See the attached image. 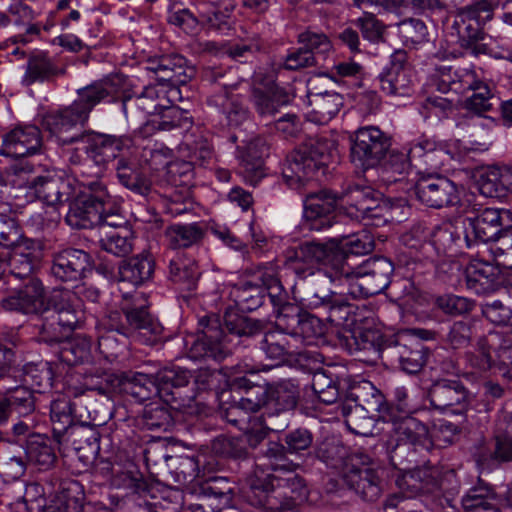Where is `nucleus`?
<instances>
[{
    "label": "nucleus",
    "instance_id": "38",
    "mask_svg": "<svg viewBox=\"0 0 512 512\" xmlns=\"http://www.w3.org/2000/svg\"><path fill=\"white\" fill-rule=\"evenodd\" d=\"M287 449L279 442L270 441L257 456L254 474L263 477L265 474H272L271 471H290L293 464L287 458Z\"/></svg>",
    "mask_w": 512,
    "mask_h": 512
},
{
    "label": "nucleus",
    "instance_id": "20",
    "mask_svg": "<svg viewBox=\"0 0 512 512\" xmlns=\"http://www.w3.org/2000/svg\"><path fill=\"white\" fill-rule=\"evenodd\" d=\"M416 198L431 208H442L458 202L456 185L446 177L420 178L414 187Z\"/></svg>",
    "mask_w": 512,
    "mask_h": 512
},
{
    "label": "nucleus",
    "instance_id": "23",
    "mask_svg": "<svg viewBox=\"0 0 512 512\" xmlns=\"http://www.w3.org/2000/svg\"><path fill=\"white\" fill-rule=\"evenodd\" d=\"M147 70L153 72L159 83L177 87L186 84L195 76V69L188 65L185 57L179 54L162 55L150 60Z\"/></svg>",
    "mask_w": 512,
    "mask_h": 512
},
{
    "label": "nucleus",
    "instance_id": "46",
    "mask_svg": "<svg viewBox=\"0 0 512 512\" xmlns=\"http://www.w3.org/2000/svg\"><path fill=\"white\" fill-rule=\"evenodd\" d=\"M31 195L48 205H56L68 200L69 185L61 177L38 176Z\"/></svg>",
    "mask_w": 512,
    "mask_h": 512
},
{
    "label": "nucleus",
    "instance_id": "45",
    "mask_svg": "<svg viewBox=\"0 0 512 512\" xmlns=\"http://www.w3.org/2000/svg\"><path fill=\"white\" fill-rule=\"evenodd\" d=\"M30 465L48 470L55 464L57 456L51 442L42 435L31 436L23 449Z\"/></svg>",
    "mask_w": 512,
    "mask_h": 512
},
{
    "label": "nucleus",
    "instance_id": "42",
    "mask_svg": "<svg viewBox=\"0 0 512 512\" xmlns=\"http://www.w3.org/2000/svg\"><path fill=\"white\" fill-rule=\"evenodd\" d=\"M342 415L349 430L361 436L372 435L376 417L380 411H368V408L360 404H351L344 402L342 405Z\"/></svg>",
    "mask_w": 512,
    "mask_h": 512
},
{
    "label": "nucleus",
    "instance_id": "49",
    "mask_svg": "<svg viewBox=\"0 0 512 512\" xmlns=\"http://www.w3.org/2000/svg\"><path fill=\"white\" fill-rule=\"evenodd\" d=\"M411 163L413 161H421L428 168L437 170L443 166V158L446 153L439 148L436 143L429 139H419L411 144L406 151Z\"/></svg>",
    "mask_w": 512,
    "mask_h": 512
},
{
    "label": "nucleus",
    "instance_id": "62",
    "mask_svg": "<svg viewBox=\"0 0 512 512\" xmlns=\"http://www.w3.org/2000/svg\"><path fill=\"white\" fill-rule=\"evenodd\" d=\"M333 240H335L334 245L337 249L343 251L347 263L349 253L353 255L367 254L372 251L374 246L372 239L366 234L340 235L333 237Z\"/></svg>",
    "mask_w": 512,
    "mask_h": 512
},
{
    "label": "nucleus",
    "instance_id": "52",
    "mask_svg": "<svg viewBox=\"0 0 512 512\" xmlns=\"http://www.w3.org/2000/svg\"><path fill=\"white\" fill-rule=\"evenodd\" d=\"M116 172L120 183L131 191L143 196L150 192V182L137 171L136 164L128 156L117 161Z\"/></svg>",
    "mask_w": 512,
    "mask_h": 512
},
{
    "label": "nucleus",
    "instance_id": "64",
    "mask_svg": "<svg viewBox=\"0 0 512 512\" xmlns=\"http://www.w3.org/2000/svg\"><path fill=\"white\" fill-rule=\"evenodd\" d=\"M499 5L500 0H477L461 10L462 20L484 25L493 18Z\"/></svg>",
    "mask_w": 512,
    "mask_h": 512
},
{
    "label": "nucleus",
    "instance_id": "60",
    "mask_svg": "<svg viewBox=\"0 0 512 512\" xmlns=\"http://www.w3.org/2000/svg\"><path fill=\"white\" fill-rule=\"evenodd\" d=\"M473 91L472 95L465 100V108L476 115L481 116L492 109L491 100L493 94L485 82L476 75V83L468 89Z\"/></svg>",
    "mask_w": 512,
    "mask_h": 512
},
{
    "label": "nucleus",
    "instance_id": "27",
    "mask_svg": "<svg viewBox=\"0 0 512 512\" xmlns=\"http://www.w3.org/2000/svg\"><path fill=\"white\" fill-rule=\"evenodd\" d=\"M388 410V415L384 418L386 421L392 422L393 437L397 442V447L400 445L430 447L429 429L424 423L408 414L395 416L393 408Z\"/></svg>",
    "mask_w": 512,
    "mask_h": 512
},
{
    "label": "nucleus",
    "instance_id": "47",
    "mask_svg": "<svg viewBox=\"0 0 512 512\" xmlns=\"http://www.w3.org/2000/svg\"><path fill=\"white\" fill-rule=\"evenodd\" d=\"M155 376L162 391L163 402L172 405L177 403L176 393L173 389L186 386L191 374L186 369L173 366L161 369L155 374Z\"/></svg>",
    "mask_w": 512,
    "mask_h": 512
},
{
    "label": "nucleus",
    "instance_id": "6",
    "mask_svg": "<svg viewBox=\"0 0 512 512\" xmlns=\"http://www.w3.org/2000/svg\"><path fill=\"white\" fill-rule=\"evenodd\" d=\"M80 185L82 190L70 204L66 222L75 229H88L101 222V208L111 203V195L106 184L98 178L83 175Z\"/></svg>",
    "mask_w": 512,
    "mask_h": 512
},
{
    "label": "nucleus",
    "instance_id": "1",
    "mask_svg": "<svg viewBox=\"0 0 512 512\" xmlns=\"http://www.w3.org/2000/svg\"><path fill=\"white\" fill-rule=\"evenodd\" d=\"M233 386L245 389L246 396L240 399V407L233 408L230 413L240 408L261 411L268 417L267 426L275 432L288 426L286 414L296 408L300 399L299 383L294 379H281L260 386L243 376L235 378Z\"/></svg>",
    "mask_w": 512,
    "mask_h": 512
},
{
    "label": "nucleus",
    "instance_id": "10",
    "mask_svg": "<svg viewBox=\"0 0 512 512\" xmlns=\"http://www.w3.org/2000/svg\"><path fill=\"white\" fill-rule=\"evenodd\" d=\"M65 142H78L85 151L88 160L97 165L94 178L100 179L106 165L131 154L133 140L129 136H114L95 132H83Z\"/></svg>",
    "mask_w": 512,
    "mask_h": 512
},
{
    "label": "nucleus",
    "instance_id": "21",
    "mask_svg": "<svg viewBox=\"0 0 512 512\" xmlns=\"http://www.w3.org/2000/svg\"><path fill=\"white\" fill-rule=\"evenodd\" d=\"M428 397L434 409L457 413L467 406L469 392L459 380L439 379L429 388Z\"/></svg>",
    "mask_w": 512,
    "mask_h": 512
},
{
    "label": "nucleus",
    "instance_id": "15",
    "mask_svg": "<svg viewBox=\"0 0 512 512\" xmlns=\"http://www.w3.org/2000/svg\"><path fill=\"white\" fill-rule=\"evenodd\" d=\"M302 244L313 270H316L313 277L307 280L305 290L310 289L311 283L319 273L326 274L328 280H338L339 276L347 275L350 271V264L345 261L343 251L334 245L333 238L325 243L305 241Z\"/></svg>",
    "mask_w": 512,
    "mask_h": 512
},
{
    "label": "nucleus",
    "instance_id": "3",
    "mask_svg": "<svg viewBox=\"0 0 512 512\" xmlns=\"http://www.w3.org/2000/svg\"><path fill=\"white\" fill-rule=\"evenodd\" d=\"M99 299V289L86 283L76 286L74 292L68 289L52 290L47 296V309L44 311L51 313V321L42 325L41 340L50 345L64 341L83 319V312L77 309L78 300L96 304Z\"/></svg>",
    "mask_w": 512,
    "mask_h": 512
},
{
    "label": "nucleus",
    "instance_id": "39",
    "mask_svg": "<svg viewBox=\"0 0 512 512\" xmlns=\"http://www.w3.org/2000/svg\"><path fill=\"white\" fill-rule=\"evenodd\" d=\"M155 262L151 254L141 253L121 263L119 276L122 282L139 286L149 281L154 273Z\"/></svg>",
    "mask_w": 512,
    "mask_h": 512
},
{
    "label": "nucleus",
    "instance_id": "17",
    "mask_svg": "<svg viewBox=\"0 0 512 512\" xmlns=\"http://www.w3.org/2000/svg\"><path fill=\"white\" fill-rule=\"evenodd\" d=\"M125 78L119 74H112L78 89L77 99L73 105L86 120L90 112L100 103L118 101L124 92Z\"/></svg>",
    "mask_w": 512,
    "mask_h": 512
},
{
    "label": "nucleus",
    "instance_id": "11",
    "mask_svg": "<svg viewBox=\"0 0 512 512\" xmlns=\"http://www.w3.org/2000/svg\"><path fill=\"white\" fill-rule=\"evenodd\" d=\"M122 110L128 121H139L155 115L180 99L178 87L163 83L146 86L136 96H122Z\"/></svg>",
    "mask_w": 512,
    "mask_h": 512
},
{
    "label": "nucleus",
    "instance_id": "12",
    "mask_svg": "<svg viewBox=\"0 0 512 512\" xmlns=\"http://www.w3.org/2000/svg\"><path fill=\"white\" fill-rule=\"evenodd\" d=\"M350 140L351 161L363 171L378 167L391 147V138L377 126L358 128Z\"/></svg>",
    "mask_w": 512,
    "mask_h": 512
},
{
    "label": "nucleus",
    "instance_id": "34",
    "mask_svg": "<svg viewBox=\"0 0 512 512\" xmlns=\"http://www.w3.org/2000/svg\"><path fill=\"white\" fill-rule=\"evenodd\" d=\"M78 403L67 397H60L52 401L50 406V419L52 431L58 442L65 438L71 428L76 426L75 421H80L82 414L77 410Z\"/></svg>",
    "mask_w": 512,
    "mask_h": 512
},
{
    "label": "nucleus",
    "instance_id": "36",
    "mask_svg": "<svg viewBox=\"0 0 512 512\" xmlns=\"http://www.w3.org/2000/svg\"><path fill=\"white\" fill-rule=\"evenodd\" d=\"M307 120L316 124L329 123L343 106V97L334 91L308 95Z\"/></svg>",
    "mask_w": 512,
    "mask_h": 512
},
{
    "label": "nucleus",
    "instance_id": "30",
    "mask_svg": "<svg viewBox=\"0 0 512 512\" xmlns=\"http://www.w3.org/2000/svg\"><path fill=\"white\" fill-rule=\"evenodd\" d=\"M289 102V93L276 84L254 87L251 92L253 108L262 119L273 118Z\"/></svg>",
    "mask_w": 512,
    "mask_h": 512
},
{
    "label": "nucleus",
    "instance_id": "32",
    "mask_svg": "<svg viewBox=\"0 0 512 512\" xmlns=\"http://www.w3.org/2000/svg\"><path fill=\"white\" fill-rule=\"evenodd\" d=\"M87 120L78 109L73 105H69L63 109L54 110L46 113L42 119L43 127L56 136L62 144H72L73 142H65L67 138H73L77 135L68 136L67 133L75 128L78 124H84Z\"/></svg>",
    "mask_w": 512,
    "mask_h": 512
},
{
    "label": "nucleus",
    "instance_id": "4",
    "mask_svg": "<svg viewBox=\"0 0 512 512\" xmlns=\"http://www.w3.org/2000/svg\"><path fill=\"white\" fill-rule=\"evenodd\" d=\"M286 477H277L274 474H265L259 477L257 474L248 478L249 489L245 492L247 501L255 507L277 509V500L284 498L289 500L286 506L298 505L308 498V488L302 477L287 471Z\"/></svg>",
    "mask_w": 512,
    "mask_h": 512
},
{
    "label": "nucleus",
    "instance_id": "13",
    "mask_svg": "<svg viewBox=\"0 0 512 512\" xmlns=\"http://www.w3.org/2000/svg\"><path fill=\"white\" fill-rule=\"evenodd\" d=\"M120 308L127 320L129 336H136L146 345H154L163 327L149 312L147 297L142 292L124 295Z\"/></svg>",
    "mask_w": 512,
    "mask_h": 512
},
{
    "label": "nucleus",
    "instance_id": "28",
    "mask_svg": "<svg viewBox=\"0 0 512 512\" xmlns=\"http://www.w3.org/2000/svg\"><path fill=\"white\" fill-rule=\"evenodd\" d=\"M89 263L88 253L80 249L67 248L54 255L51 274L63 282L77 281L81 279Z\"/></svg>",
    "mask_w": 512,
    "mask_h": 512
},
{
    "label": "nucleus",
    "instance_id": "43",
    "mask_svg": "<svg viewBox=\"0 0 512 512\" xmlns=\"http://www.w3.org/2000/svg\"><path fill=\"white\" fill-rule=\"evenodd\" d=\"M295 341L296 336L280 330H273L264 334L260 342V348L267 358L283 361L287 355L298 353Z\"/></svg>",
    "mask_w": 512,
    "mask_h": 512
},
{
    "label": "nucleus",
    "instance_id": "48",
    "mask_svg": "<svg viewBox=\"0 0 512 512\" xmlns=\"http://www.w3.org/2000/svg\"><path fill=\"white\" fill-rule=\"evenodd\" d=\"M345 402L360 404L368 411H382L384 409L383 394L368 380H360L349 388Z\"/></svg>",
    "mask_w": 512,
    "mask_h": 512
},
{
    "label": "nucleus",
    "instance_id": "9",
    "mask_svg": "<svg viewBox=\"0 0 512 512\" xmlns=\"http://www.w3.org/2000/svg\"><path fill=\"white\" fill-rule=\"evenodd\" d=\"M456 478L454 470L437 466H423L401 473L396 478V486L406 498H412L420 493L431 494L440 500L443 506L444 500L450 504V499L444 495L449 489L447 484Z\"/></svg>",
    "mask_w": 512,
    "mask_h": 512
},
{
    "label": "nucleus",
    "instance_id": "7",
    "mask_svg": "<svg viewBox=\"0 0 512 512\" xmlns=\"http://www.w3.org/2000/svg\"><path fill=\"white\" fill-rule=\"evenodd\" d=\"M85 389L96 391L100 395L111 397L114 394L125 392L138 401H146L163 395L155 375L136 373L131 379H123L112 373L92 374L85 373Z\"/></svg>",
    "mask_w": 512,
    "mask_h": 512
},
{
    "label": "nucleus",
    "instance_id": "16",
    "mask_svg": "<svg viewBox=\"0 0 512 512\" xmlns=\"http://www.w3.org/2000/svg\"><path fill=\"white\" fill-rule=\"evenodd\" d=\"M344 482L365 501H375L381 494V481L372 459L363 452L354 453L344 473Z\"/></svg>",
    "mask_w": 512,
    "mask_h": 512
},
{
    "label": "nucleus",
    "instance_id": "53",
    "mask_svg": "<svg viewBox=\"0 0 512 512\" xmlns=\"http://www.w3.org/2000/svg\"><path fill=\"white\" fill-rule=\"evenodd\" d=\"M20 376L13 379L16 383L21 382L25 386L31 385L42 392L52 386L53 371L47 362L29 363L24 366L20 364Z\"/></svg>",
    "mask_w": 512,
    "mask_h": 512
},
{
    "label": "nucleus",
    "instance_id": "25",
    "mask_svg": "<svg viewBox=\"0 0 512 512\" xmlns=\"http://www.w3.org/2000/svg\"><path fill=\"white\" fill-rule=\"evenodd\" d=\"M237 87V83L225 82L220 91H215L207 98V104L223 113L231 127L241 126L249 117L243 97L235 93Z\"/></svg>",
    "mask_w": 512,
    "mask_h": 512
},
{
    "label": "nucleus",
    "instance_id": "2",
    "mask_svg": "<svg viewBox=\"0 0 512 512\" xmlns=\"http://www.w3.org/2000/svg\"><path fill=\"white\" fill-rule=\"evenodd\" d=\"M199 326L198 334L185 340L188 357L193 360L221 361L232 352V337H250L262 331L260 321L236 314L225 317V330L215 315L203 317Z\"/></svg>",
    "mask_w": 512,
    "mask_h": 512
},
{
    "label": "nucleus",
    "instance_id": "59",
    "mask_svg": "<svg viewBox=\"0 0 512 512\" xmlns=\"http://www.w3.org/2000/svg\"><path fill=\"white\" fill-rule=\"evenodd\" d=\"M290 310H286L282 315L287 316ZM294 311V309L292 310ZM296 314V323L294 333L292 336H296V341L299 342L300 338H302L307 343H312L314 339L321 337L324 334V326L321 320L311 314H299L298 308L295 307Z\"/></svg>",
    "mask_w": 512,
    "mask_h": 512
},
{
    "label": "nucleus",
    "instance_id": "37",
    "mask_svg": "<svg viewBox=\"0 0 512 512\" xmlns=\"http://www.w3.org/2000/svg\"><path fill=\"white\" fill-rule=\"evenodd\" d=\"M64 74L65 69L59 67L53 58L38 51L29 55L22 83L30 86L36 82H50Z\"/></svg>",
    "mask_w": 512,
    "mask_h": 512
},
{
    "label": "nucleus",
    "instance_id": "31",
    "mask_svg": "<svg viewBox=\"0 0 512 512\" xmlns=\"http://www.w3.org/2000/svg\"><path fill=\"white\" fill-rule=\"evenodd\" d=\"M251 274L268 291L273 306L278 308L279 314L286 310H293L295 306L286 302V292L278 276V266L273 262L259 264L250 269Z\"/></svg>",
    "mask_w": 512,
    "mask_h": 512
},
{
    "label": "nucleus",
    "instance_id": "63",
    "mask_svg": "<svg viewBox=\"0 0 512 512\" xmlns=\"http://www.w3.org/2000/svg\"><path fill=\"white\" fill-rule=\"evenodd\" d=\"M346 345L351 353L367 351L379 355L381 350V335L374 330H360L346 337Z\"/></svg>",
    "mask_w": 512,
    "mask_h": 512
},
{
    "label": "nucleus",
    "instance_id": "55",
    "mask_svg": "<svg viewBox=\"0 0 512 512\" xmlns=\"http://www.w3.org/2000/svg\"><path fill=\"white\" fill-rule=\"evenodd\" d=\"M411 164L406 151L389 149L378 168L383 180L397 182L408 172Z\"/></svg>",
    "mask_w": 512,
    "mask_h": 512
},
{
    "label": "nucleus",
    "instance_id": "44",
    "mask_svg": "<svg viewBox=\"0 0 512 512\" xmlns=\"http://www.w3.org/2000/svg\"><path fill=\"white\" fill-rule=\"evenodd\" d=\"M65 437L64 440L72 443L80 457L94 456L99 450L100 433L95 425L82 422L72 427Z\"/></svg>",
    "mask_w": 512,
    "mask_h": 512
},
{
    "label": "nucleus",
    "instance_id": "24",
    "mask_svg": "<svg viewBox=\"0 0 512 512\" xmlns=\"http://www.w3.org/2000/svg\"><path fill=\"white\" fill-rule=\"evenodd\" d=\"M380 89L387 95L405 96L412 86V70L405 51L398 50L391 56L390 66L379 77Z\"/></svg>",
    "mask_w": 512,
    "mask_h": 512
},
{
    "label": "nucleus",
    "instance_id": "40",
    "mask_svg": "<svg viewBox=\"0 0 512 512\" xmlns=\"http://www.w3.org/2000/svg\"><path fill=\"white\" fill-rule=\"evenodd\" d=\"M393 354L404 372L417 374L426 364L428 349L419 340L411 339L406 343L398 342Z\"/></svg>",
    "mask_w": 512,
    "mask_h": 512
},
{
    "label": "nucleus",
    "instance_id": "14",
    "mask_svg": "<svg viewBox=\"0 0 512 512\" xmlns=\"http://www.w3.org/2000/svg\"><path fill=\"white\" fill-rule=\"evenodd\" d=\"M392 272L393 265L389 260L376 258L366 262L362 273L354 274L350 265L348 274L339 276L338 280L350 288L352 298H366L383 292L390 283Z\"/></svg>",
    "mask_w": 512,
    "mask_h": 512
},
{
    "label": "nucleus",
    "instance_id": "29",
    "mask_svg": "<svg viewBox=\"0 0 512 512\" xmlns=\"http://www.w3.org/2000/svg\"><path fill=\"white\" fill-rule=\"evenodd\" d=\"M437 90L442 93L453 91L463 94L476 83V73L471 67H458L441 64L437 65L432 74Z\"/></svg>",
    "mask_w": 512,
    "mask_h": 512
},
{
    "label": "nucleus",
    "instance_id": "50",
    "mask_svg": "<svg viewBox=\"0 0 512 512\" xmlns=\"http://www.w3.org/2000/svg\"><path fill=\"white\" fill-rule=\"evenodd\" d=\"M497 505H502L500 497L483 483L470 488L462 498V506L466 512H485Z\"/></svg>",
    "mask_w": 512,
    "mask_h": 512
},
{
    "label": "nucleus",
    "instance_id": "35",
    "mask_svg": "<svg viewBox=\"0 0 512 512\" xmlns=\"http://www.w3.org/2000/svg\"><path fill=\"white\" fill-rule=\"evenodd\" d=\"M264 139L251 140L241 155L240 169L244 179L253 186L265 176L263 157L268 154Z\"/></svg>",
    "mask_w": 512,
    "mask_h": 512
},
{
    "label": "nucleus",
    "instance_id": "18",
    "mask_svg": "<svg viewBox=\"0 0 512 512\" xmlns=\"http://www.w3.org/2000/svg\"><path fill=\"white\" fill-rule=\"evenodd\" d=\"M498 338L497 333H491L488 337L479 338L476 351L467 353L468 361L472 367L479 370H487L497 363L506 370L504 376L512 379V339L506 340L498 348H493V356L490 348L494 346Z\"/></svg>",
    "mask_w": 512,
    "mask_h": 512
},
{
    "label": "nucleus",
    "instance_id": "56",
    "mask_svg": "<svg viewBox=\"0 0 512 512\" xmlns=\"http://www.w3.org/2000/svg\"><path fill=\"white\" fill-rule=\"evenodd\" d=\"M467 288L478 295L492 292L495 288V273L491 265L473 264L466 271Z\"/></svg>",
    "mask_w": 512,
    "mask_h": 512
},
{
    "label": "nucleus",
    "instance_id": "5",
    "mask_svg": "<svg viewBox=\"0 0 512 512\" xmlns=\"http://www.w3.org/2000/svg\"><path fill=\"white\" fill-rule=\"evenodd\" d=\"M306 289L303 301L308 308H321L327 313V320L340 326L352 312L350 288L340 280H328L326 274L319 273Z\"/></svg>",
    "mask_w": 512,
    "mask_h": 512
},
{
    "label": "nucleus",
    "instance_id": "51",
    "mask_svg": "<svg viewBox=\"0 0 512 512\" xmlns=\"http://www.w3.org/2000/svg\"><path fill=\"white\" fill-rule=\"evenodd\" d=\"M10 383L11 382H6L2 386V389L14 413L19 417L28 416L33 413L35 410V397L33 392L21 382L15 386H11Z\"/></svg>",
    "mask_w": 512,
    "mask_h": 512
},
{
    "label": "nucleus",
    "instance_id": "8",
    "mask_svg": "<svg viewBox=\"0 0 512 512\" xmlns=\"http://www.w3.org/2000/svg\"><path fill=\"white\" fill-rule=\"evenodd\" d=\"M336 149V142L326 136L308 138L290 153L283 169L285 177L303 182L314 178L326 165L327 159Z\"/></svg>",
    "mask_w": 512,
    "mask_h": 512
},
{
    "label": "nucleus",
    "instance_id": "58",
    "mask_svg": "<svg viewBox=\"0 0 512 512\" xmlns=\"http://www.w3.org/2000/svg\"><path fill=\"white\" fill-rule=\"evenodd\" d=\"M504 177L506 166L488 168L480 174L477 182L480 193L491 198L503 196L508 191Z\"/></svg>",
    "mask_w": 512,
    "mask_h": 512
},
{
    "label": "nucleus",
    "instance_id": "57",
    "mask_svg": "<svg viewBox=\"0 0 512 512\" xmlns=\"http://www.w3.org/2000/svg\"><path fill=\"white\" fill-rule=\"evenodd\" d=\"M204 235L198 223L173 224L165 231L169 246L174 249L187 248L199 242Z\"/></svg>",
    "mask_w": 512,
    "mask_h": 512
},
{
    "label": "nucleus",
    "instance_id": "26",
    "mask_svg": "<svg viewBox=\"0 0 512 512\" xmlns=\"http://www.w3.org/2000/svg\"><path fill=\"white\" fill-rule=\"evenodd\" d=\"M340 206L339 196L331 191L322 190L309 194L304 202V217L311 230H324L333 225L331 214Z\"/></svg>",
    "mask_w": 512,
    "mask_h": 512
},
{
    "label": "nucleus",
    "instance_id": "41",
    "mask_svg": "<svg viewBox=\"0 0 512 512\" xmlns=\"http://www.w3.org/2000/svg\"><path fill=\"white\" fill-rule=\"evenodd\" d=\"M200 271L196 261L183 253H177L169 261V278L183 290L196 288Z\"/></svg>",
    "mask_w": 512,
    "mask_h": 512
},
{
    "label": "nucleus",
    "instance_id": "22",
    "mask_svg": "<svg viewBox=\"0 0 512 512\" xmlns=\"http://www.w3.org/2000/svg\"><path fill=\"white\" fill-rule=\"evenodd\" d=\"M41 146L42 137L37 126H17L3 136L0 155L23 158L36 154Z\"/></svg>",
    "mask_w": 512,
    "mask_h": 512
},
{
    "label": "nucleus",
    "instance_id": "19",
    "mask_svg": "<svg viewBox=\"0 0 512 512\" xmlns=\"http://www.w3.org/2000/svg\"><path fill=\"white\" fill-rule=\"evenodd\" d=\"M501 210L497 208H484L475 215L464 219V241L467 247L479 242H493L502 231Z\"/></svg>",
    "mask_w": 512,
    "mask_h": 512
},
{
    "label": "nucleus",
    "instance_id": "54",
    "mask_svg": "<svg viewBox=\"0 0 512 512\" xmlns=\"http://www.w3.org/2000/svg\"><path fill=\"white\" fill-rule=\"evenodd\" d=\"M35 167L29 161L21 160L10 165L5 171V181L8 185L17 189H25L26 197L32 194L38 176L35 175Z\"/></svg>",
    "mask_w": 512,
    "mask_h": 512
},
{
    "label": "nucleus",
    "instance_id": "33",
    "mask_svg": "<svg viewBox=\"0 0 512 512\" xmlns=\"http://www.w3.org/2000/svg\"><path fill=\"white\" fill-rule=\"evenodd\" d=\"M199 502L191 504L192 512H220L232 501V488L225 479H213L202 487Z\"/></svg>",
    "mask_w": 512,
    "mask_h": 512
},
{
    "label": "nucleus",
    "instance_id": "61",
    "mask_svg": "<svg viewBox=\"0 0 512 512\" xmlns=\"http://www.w3.org/2000/svg\"><path fill=\"white\" fill-rule=\"evenodd\" d=\"M298 43L303 49L316 55L318 62L320 58L324 59L326 54L332 50V43L328 36L311 28L299 33Z\"/></svg>",
    "mask_w": 512,
    "mask_h": 512
}]
</instances>
